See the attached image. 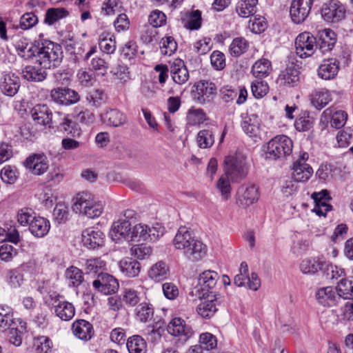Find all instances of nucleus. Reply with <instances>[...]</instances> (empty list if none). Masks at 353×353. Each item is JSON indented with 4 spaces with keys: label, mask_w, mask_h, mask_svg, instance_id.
I'll return each mask as SVG.
<instances>
[{
    "label": "nucleus",
    "mask_w": 353,
    "mask_h": 353,
    "mask_svg": "<svg viewBox=\"0 0 353 353\" xmlns=\"http://www.w3.org/2000/svg\"><path fill=\"white\" fill-rule=\"evenodd\" d=\"M248 172L245 157L241 152L227 156L224 160V174L222 178V199L230 197V183H236L245 178Z\"/></svg>",
    "instance_id": "1"
},
{
    "label": "nucleus",
    "mask_w": 353,
    "mask_h": 353,
    "mask_svg": "<svg viewBox=\"0 0 353 353\" xmlns=\"http://www.w3.org/2000/svg\"><path fill=\"white\" fill-rule=\"evenodd\" d=\"M72 210L89 219L99 217L103 212V205L88 192L78 193L73 199Z\"/></svg>",
    "instance_id": "2"
},
{
    "label": "nucleus",
    "mask_w": 353,
    "mask_h": 353,
    "mask_svg": "<svg viewBox=\"0 0 353 353\" xmlns=\"http://www.w3.org/2000/svg\"><path fill=\"white\" fill-rule=\"evenodd\" d=\"M61 46L50 41H45L36 55L37 63L46 69L59 65L63 58Z\"/></svg>",
    "instance_id": "3"
},
{
    "label": "nucleus",
    "mask_w": 353,
    "mask_h": 353,
    "mask_svg": "<svg viewBox=\"0 0 353 353\" xmlns=\"http://www.w3.org/2000/svg\"><path fill=\"white\" fill-rule=\"evenodd\" d=\"M292 141L288 137L278 135L268 143L265 159L276 160L285 158L292 153Z\"/></svg>",
    "instance_id": "4"
},
{
    "label": "nucleus",
    "mask_w": 353,
    "mask_h": 353,
    "mask_svg": "<svg viewBox=\"0 0 353 353\" xmlns=\"http://www.w3.org/2000/svg\"><path fill=\"white\" fill-rule=\"evenodd\" d=\"M134 214V211L127 210L124 212L123 217L113 223L110 231V236L113 240L132 238L131 225Z\"/></svg>",
    "instance_id": "5"
},
{
    "label": "nucleus",
    "mask_w": 353,
    "mask_h": 353,
    "mask_svg": "<svg viewBox=\"0 0 353 353\" xmlns=\"http://www.w3.org/2000/svg\"><path fill=\"white\" fill-rule=\"evenodd\" d=\"M216 94V87L215 84L207 81H199L195 83L191 92L193 100L199 104L210 102Z\"/></svg>",
    "instance_id": "6"
},
{
    "label": "nucleus",
    "mask_w": 353,
    "mask_h": 353,
    "mask_svg": "<svg viewBox=\"0 0 353 353\" xmlns=\"http://www.w3.org/2000/svg\"><path fill=\"white\" fill-rule=\"evenodd\" d=\"M163 228L158 223L152 227L139 223L132 228L131 239H137L139 241H155L163 235Z\"/></svg>",
    "instance_id": "7"
},
{
    "label": "nucleus",
    "mask_w": 353,
    "mask_h": 353,
    "mask_svg": "<svg viewBox=\"0 0 353 353\" xmlns=\"http://www.w3.org/2000/svg\"><path fill=\"white\" fill-rule=\"evenodd\" d=\"M317 40L311 33L304 32L295 39L296 54L301 58L311 57L317 49Z\"/></svg>",
    "instance_id": "8"
},
{
    "label": "nucleus",
    "mask_w": 353,
    "mask_h": 353,
    "mask_svg": "<svg viewBox=\"0 0 353 353\" xmlns=\"http://www.w3.org/2000/svg\"><path fill=\"white\" fill-rule=\"evenodd\" d=\"M321 13L325 21L336 23L345 18V8L339 1L330 0L322 6Z\"/></svg>",
    "instance_id": "9"
},
{
    "label": "nucleus",
    "mask_w": 353,
    "mask_h": 353,
    "mask_svg": "<svg viewBox=\"0 0 353 353\" xmlns=\"http://www.w3.org/2000/svg\"><path fill=\"white\" fill-rule=\"evenodd\" d=\"M309 155L307 152H301L292 167V178L297 182H305L313 174V169L307 163Z\"/></svg>",
    "instance_id": "10"
},
{
    "label": "nucleus",
    "mask_w": 353,
    "mask_h": 353,
    "mask_svg": "<svg viewBox=\"0 0 353 353\" xmlns=\"http://www.w3.org/2000/svg\"><path fill=\"white\" fill-rule=\"evenodd\" d=\"M21 86L19 77L12 72H3L0 77V90L8 96L14 97Z\"/></svg>",
    "instance_id": "11"
},
{
    "label": "nucleus",
    "mask_w": 353,
    "mask_h": 353,
    "mask_svg": "<svg viewBox=\"0 0 353 353\" xmlns=\"http://www.w3.org/2000/svg\"><path fill=\"white\" fill-rule=\"evenodd\" d=\"M219 276L214 271H205L199 275L198 285L194 288L195 294L199 298L205 297L207 292L216 284Z\"/></svg>",
    "instance_id": "12"
},
{
    "label": "nucleus",
    "mask_w": 353,
    "mask_h": 353,
    "mask_svg": "<svg viewBox=\"0 0 353 353\" xmlns=\"http://www.w3.org/2000/svg\"><path fill=\"white\" fill-rule=\"evenodd\" d=\"M50 97L55 103L63 105H70L80 100L79 93L68 88L53 89L51 91Z\"/></svg>",
    "instance_id": "13"
},
{
    "label": "nucleus",
    "mask_w": 353,
    "mask_h": 353,
    "mask_svg": "<svg viewBox=\"0 0 353 353\" xmlns=\"http://www.w3.org/2000/svg\"><path fill=\"white\" fill-rule=\"evenodd\" d=\"M315 298L318 303L323 307H333L341 299L336 288L332 286L322 287L315 292Z\"/></svg>",
    "instance_id": "14"
},
{
    "label": "nucleus",
    "mask_w": 353,
    "mask_h": 353,
    "mask_svg": "<svg viewBox=\"0 0 353 353\" xmlns=\"http://www.w3.org/2000/svg\"><path fill=\"white\" fill-rule=\"evenodd\" d=\"M24 166L32 174L41 175L48 168V160L44 154H33L23 162Z\"/></svg>",
    "instance_id": "15"
},
{
    "label": "nucleus",
    "mask_w": 353,
    "mask_h": 353,
    "mask_svg": "<svg viewBox=\"0 0 353 353\" xmlns=\"http://www.w3.org/2000/svg\"><path fill=\"white\" fill-rule=\"evenodd\" d=\"M93 287L104 294L114 293L119 288L116 279L106 273H99L97 279L93 281Z\"/></svg>",
    "instance_id": "16"
},
{
    "label": "nucleus",
    "mask_w": 353,
    "mask_h": 353,
    "mask_svg": "<svg viewBox=\"0 0 353 353\" xmlns=\"http://www.w3.org/2000/svg\"><path fill=\"white\" fill-rule=\"evenodd\" d=\"M219 296L218 294H213L212 292L208 294L207 299L201 301L196 307L198 314L203 318H211L218 311Z\"/></svg>",
    "instance_id": "17"
},
{
    "label": "nucleus",
    "mask_w": 353,
    "mask_h": 353,
    "mask_svg": "<svg viewBox=\"0 0 353 353\" xmlns=\"http://www.w3.org/2000/svg\"><path fill=\"white\" fill-rule=\"evenodd\" d=\"M347 119V114L343 110H335L333 108L325 110L321 117V122L330 123L332 128L339 129L344 126Z\"/></svg>",
    "instance_id": "18"
},
{
    "label": "nucleus",
    "mask_w": 353,
    "mask_h": 353,
    "mask_svg": "<svg viewBox=\"0 0 353 353\" xmlns=\"http://www.w3.org/2000/svg\"><path fill=\"white\" fill-rule=\"evenodd\" d=\"M50 297L53 301L52 304L54 307L56 315L62 321H70L75 314L74 305L68 301H60L58 299L59 295L50 294Z\"/></svg>",
    "instance_id": "19"
},
{
    "label": "nucleus",
    "mask_w": 353,
    "mask_h": 353,
    "mask_svg": "<svg viewBox=\"0 0 353 353\" xmlns=\"http://www.w3.org/2000/svg\"><path fill=\"white\" fill-rule=\"evenodd\" d=\"M300 81V72L293 63L282 70L277 79V83L280 85L294 87Z\"/></svg>",
    "instance_id": "20"
},
{
    "label": "nucleus",
    "mask_w": 353,
    "mask_h": 353,
    "mask_svg": "<svg viewBox=\"0 0 353 353\" xmlns=\"http://www.w3.org/2000/svg\"><path fill=\"white\" fill-rule=\"evenodd\" d=\"M32 119L41 126L53 127L52 114L46 105H37L31 110Z\"/></svg>",
    "instance_id": "21"
},
{
    "label": "nucleus",
    "mask_w": 353,
    "mask_h": 353,
    "mask_svg": "<svg viewBox=\"0 0 353 353\" xmlns=\"http://www.w3.org/2000/svg\"><path fill=\"white\" fill-rule=\"evenodd\" d=\"M82 243L89 249L102 246L104 243V234L100 230L92 228L84 230L82 232Z\"/></svg>",
    "instance_id": "22"
},
{
    "label": "nucleus",
    "mask_w": 353,
    "mask_h": 353,
    "mask_svg": "<svg viewBox=\"0 0 353 353\" xmlns=\"http://www.w3.org/2000/svg\"><path fill=\"white\" fill-rule=\"evenodd\" d=\"M21 75L23 79L29 81H43L47 76L46 68L38 65L35 60L34 65H26L23 68Z\"/></svg>",
    "instance_id": "23"
},
{
    "label": "nucleus",
    "mask_w": 353,
    "mask_h": 353,
    "mask_svg": "<svg viewBox=\"0 0 353 353\" xmlns=\"http://www.w3.org/2000/svg\"><path fill=\"white\" fill-rule=\"evenodd\" d=\"M170 74L174 83L185 84L189 79V72L181 59H175L170 65Z\"/></svg>",
    "instance_id": "24"
},
{
    "label": "nucleus",
    "mask_w": 353,
    "mask_h": 353,
    "mask_svg": "<svg viewBox=\"0 0 353 353\" xmlns=\"http://www.w3.org/2000/svg\"><path fill=\"white\" fill-rule=\"evenodd\" d=\"M206 246L201 241L194 239L188 248L184 250L183 254L189 261L196 262L202 259L206 254Z\"/></svg>",
    "instance_id": "25"
},
{
    "label": "nucleus",
    "mask_w": 353,
    "mask_h": 353,
    "mask_svg": "<svg viewBox=\"0 0 353 353\" xmlns=\"http://www.w3.org/2000/svg\"><path fill=\"white\" fill-rule=\"evenodd\" d=\"M239 201L240 204L248 207L259 199L258 189L254 185H241L238 190Z\"/></svg>",
    "instance_id": "26"
},
{
    "label": "nucleus",
    "mask_w": 353,
    "mask_h": 353,
    "mask_svg": "<svg viewBox=\"0 0 353 353\" xmlns=\"http://www.w3.org/2000/svg\"><path fill=\"white\" fill-rule=\"evenodd\" d=\"M72 330L75 336L85 341H89L94 334L92 324L83 319L75 321L72 323Z\"/></svg>",
    "instance_id": "27"
},
{
    "label": "nucleus",
    "mask_w": 353,
    "mask_h": 353,
    "mask_svg": "<svg viewBox=\"0 0 353 353\" xmlns=\"http://www.w3.org/2000/svg\"><path fill=\"white\" fill-rule=\"evenodd\" d=\"M339 69V63L336 59L324 60L318 69V75L323 79H334Z\"/></svg>",
    "instance_id": "28"
},
{
    "label": "nucleus",
    "mask_w": 353,
    "mask_h": 353,
    "mask_svg": "<svg viewBox=\"0 0 353 353\" xmlns=\"http://www.w3.org/2000/svg\"><path fill=\"white\" fill-rule=\"evenodd\" d=\"M167 330L169 334L175 336H181L187 340L191 336L190 328L187 327L184 321L181 318L173 319L168 324Z\"/></svg>",
    "instance_id": "29"
},
{
    "label": "nucleus",
    "mask_w": 353,
    "mask_h": 353,
    "mask_svg": "<svg viewBox=\"0 0 353 353\" xmlns=\"http://www.w3.org/2000/svg\"><path fill=\"white\" fill-rule=\"evenodd\" d=\"M336 43V35L334 32L330 29H325L320 34L317 40V48L321 52L325 53L330 51Z\"/></svg>",
    "instance_id": "30"
},
{
    "label": "nucleus",
    "mask_w": 353,
    "mask_h": 353,
    "mask_svg": "<svg viewBox=\"0 0 353 353\" xmlns=\"http://www.w3.org/2000/svg\"><path fill=\"white\" fill-rule=\"evenodd\" d=\"M194 236L185 227H181L178 230L172 241L173 245L176 250L184 251L192 242Z\"/></svg>",
    "instance_id": "31"
},
{
    "label": "nucleus",
    "mask_w": 353,
    "mask_h": 353,
    "mask_svg": "<svg viewBox=\"0 0 353 353\" xmlns=\"http://www.w3.org/2000/svg\"><path fill=\"white\" fill-rule=\"evenodd\" d=\"M260 120L254 114L245 117L241 123V127L244 132L250 137H256L259 134Z\"/></svg>",
    "instance_id": "32"
},
{
    "label": "nucleus",
    "mask_w": 353,
    "mask_h": 353,
    "mask_svg": "<svg viewBox=\"0 0 353 353\" xmlns=\"http://www.w3.org/2000/svg\"><path fill=\"white\" fill-rule=\"evenodd\" d=\"M29 230L37 237L44 236L50 230V222L41 216H36L31 219Z\"/></svg>",
    "instance_id": "33"
},
{
    "label": "nucleus",
    "mask_w": 353,
    "mask_h": 353,
    "mask_svg": "<svg viewBox=\"0 0 353 353\" xmlns=\"http://www.w3.org/2000/svg\"><path fill=\"white\" fill-rule=\"evenodd\" d=\"M272 71V67L270 61L265 58L256 61L253 64L251 70L252 74L258 79L265 78Z\"/></svg>",
    "instance_id": "34"
},
{
    "label": "nucleus",
    "mask_w": 353,
    "mask_h": 353,
    "mask_svg": "<svg viewBox=\"0 0 353 353\" xmlns=\"http://www.w3.org/2000/svg\"><path fill=\"white\" fill-rule=\"evenodd\" d=\"M119 268L123 274L128 277H135L141 270L140 263L131 258H125L119 262Z\"/></svg>",
    "instance_id": "35"
},
{
    "label": "nucleus",
    "mask_w": 353,
    "mask_h": 353,
    "mask_svg": "<svg viewBox=\"0 0 353 353\" xmlns=\"http://www.w3.org/2000/svg\"><path fill=\"white\" fill-rule=\"evenodd\" d=\"M26 323L21 319H17V325L12 326L8 329L10 342L16 347L20 346L22 343V334L26 331Z\"/></svg>",
    "instance_id": "36"
},
{
    "label": "nucleus",
    "mask_w": 353,
    "mask_h": 353,
    "mask_svg": "<svg viewBox=\"0 0 353 353\" xmlns=\"http://www.w3.org/2000/svg\"><path fill=\"white\" fill-rule=\"evenodd\" d=\"M54 124L56 126L60 127L61 130L66 132L68 134L73 137L80 134V130L74 128L72 125L73 124L72 121L59 112L55 113Z\"/></svg>",
    "instance_id": "37"
},
{
    "label": "nucleus",
    "mask_w": 353,
    "mask_h": 353,
    "mask_svg": "<svg viewBox=\"0 0 353 353\" xmlns=\"http://www.w3.org/2000/svg\"><path fill=\"white\" fill-rule=\"evenodd\" d=\"M325 262L315 258L303 259L300 264V270L305 274H313L324 269Z\"/></svg>",
    "instance_id": "38"
},
{
    "label": "nucleus",
    "mask_w": 353,
    "mask_h": 353,
    "mask_svg": "<svg viewBox=\"0 0 353 353\" xmlns=\"http://www.w3.org/2000/svg\"><path fill=\"white\" fill-rule=\"evenodd\" d=\"M168 274V266L161 261L152 265L148 271V276L155 281H161L165 279Z\"/></svg>",
    "instance_id": "39"
},
{
    "label": "nucleus",
    "mask_w": 353,
    "mask_h": 353,
    "mask_svg": "<svg viewBox=\"0 0 353 353\" xmlns=\"http://www.w3.org/2000/svg\"><path fill=\"white\" fill-rule=\"evenodd\" d=\"M17 325V319H13L12 309L8 306H0V331L5 332Z\"/></svg>",
    "instance_id": "40"
},
{
    "label": "nucleus",
    "mask_w": 353,
    "mask_h": 353,
    "mask_svg": "<svg viewBox=\"0 0 353 353\" xmlns=\"http://www.w3.org/2000/svg\"><path fill=\"white\" fill-rule=\"evenodd\" d=\"M257 4L258 0H239L236 10L240 17L248 18L256 13Z\"/></svg>",
    "instance_id": "41"
},
{
    "label": "nucleus",
    "mask_w": 353,
    "mask_h": 353,
    "mask_svg": "<svg viewBox=\"0 0 353 353\" xmlns=\"http://www.w3.org/2000/svg\"><path fill=\"white\" fill-rule=\"evenodd\" d=\"M336 289L340 299H353V276L341 279L337 283Z\"/></svg>",
    "instance_id": "42"
},
{
    "label": "nucleus",
    "mask_w": 353,
    "mask_h": 353,
    "mask_svg": "<svg viewBox=\"0 0 353 353\" xmlns=\"http://www.w3.org/2000/svg\"><path fill=\"white\" fill-rule=\"evenodd\" d=\"M103 119L109 125L119 127L127 122L125 115L117 109H110L103 115Z\"/></svg>",
    "instance_id": "43"
},
{
    "label": "nucleus",
    "mask_w": 353,
    "mask_h": 353,
    "mask_svg": "<svg viewBox=\"0 0 353 353\" xmlns=\"http://www.w3.org/2000/svg\"><path fill=\"white\" fill-rule=\"evenodd\" d=\"M310 100L312 105L317 110L323 109L331 101V94L327 90H321L315 91L311 94Z\"/></svg>",
    "instance_id": "44"
},
{
    "label": "nucleus",
    "mask_w": 353,
    "mask_h": 353,
    "mask_svg": "<svg viewBox=\"0 0 353 353\" xmlns=\"http://www.w3.org/2000/svg\"><path fill=\"white\" fill-rule=\"evenodd\" d=\"M99 46L100 50L108 54L114 53L116 50L114 37L109 32H102L99 37Z\"/></svg>",
    "instance_id": "45"
},
{
    "label": "nucleus",
    "mask_w": 353,
    "mask_h": 353,
    "mask_svg": "<svg viewBox=\"0 0 353 353\" xmlns=\"http://www.w3.org/2000/svg\"><path fill=\"white\" fill-rule=\"evenodd\" d=\"M207 119V115L201 108H195L192 107L188 111L186 121L189 125H200Z\"/></svg>",
    "instance_id": "46"
},
{
    "label": "nucleus",
    "mask_w": 353,
    "mask_h": 353,
    "mask_svg": "<svg viewBox=\"0 0 353 353\" xmlns=\"http://www.w3.org/2000/svg\"><path fill=\"white\" fill-rule=\"evenodd\" d=\"M126 346L129 353H146L147 352L146 342L139 335L130 337Z\"/></svg>",
    "instance_id": "47"
},
{
    "label": "nucleus",
    "mask_w": 353,
    "mask_h": 353,
    "mask_svg": "<svg viewBox=\"0 0 353 353\" xmlns=\"http://www.w3.org/2000/svg\"><path fill=\"white\" fill-rule=\"evenodd\" d=\"M69 12L63 8H52L47 10L44 23L48 25H53L60 19L68 16Z\"/></svg>",
    "instance_id": "48"
},
{
    "label": "nucleus",
    "mask_w": 353,
    "mask_h": 353,
    "mask_svg": "<svg viewBox=\"0 0 353 353\" xmlns=\"http://www.w3.org/2000/svg\"><path fill=\"white\" fill-rule=\"evenodd\" d=\"M135 315L140 321L146 323L152 319L154 315V308L149 303H141L137 306L135 309Z\"/></svg>",
    "instance_id": "49"
},
{
    "label": "nucleus",
    "mask_w": 353,
    "mask_h": 353,
    "mask_svg": "<svg viewBox=\"0 0 353 353\" xmlns=\"http://www.w3.org/2000/svg\"><path fill=\"white\" fill-rule=\"evenodd\" d=\"M290 13L292 21L295 23H301L305 20L310 14V12L305 10L303 7L299 6L298 3L293 0L291 4Z\"/></svg>",
    "instance_id": "50"
},
{
    "label": "nucleus",
    "mask_w": 353,
    "mask_h": 353,
    "mask_svg": "<svg viewBox=\"0 0 353 353\" xmlns=\"http://www.w3.org/2000/svg\"><path fill=\"white\" fill-rule=\"evenodd\" d=\"M248 47L249 44L244 38L237 37L233 39L229 50L232 56L239 57L245 53Z\"/></svg>",
    "instance_id": "51"
},
{
    "label": "nucleus",
    "mask_w": 353,
    "mask_h": 353,
    "mask_svg": "<svg viewBox=\"0 0 353 353\" xmlns=\"http://www.w3.org/2000/svg\"><path fill=\"white\" fill-rule=\"evenodd\" d=\"M130 252L137 259L144 260L152 255V248L145 243H141L133 245L130 249Z\"/></svg>",
    "instance_id": "52"
},
{
    "label": "nucleus",
    "mask_w": 353,
    "mask_h": 353,
    "mask_svg": "<svg viewBox=\"0 0 353 353\" xmlns=\"http://www.w3.org/2000/svg\"><path fill=\"white\" fill-rule=\"evenodd\" d=\"M65 278L70 286H79L83 281V272L80 269L72 266L66 270Z\"/></svg>",
    "instance_id": "53"
},
{
    "label": "nucleus",
    "mask_w": 353,
    "mask_h": 353,
    "mask_svg": "<svg viewBox=\"0 0 353 353\" xmlns=\"http://www.w3.org/2000/svg\"><path fill=\"white\" fill-rule=\"evenodd\" d=\"M196 142L198 146L201 148H210L214 142L212 132L209 130L199 131L197 134Z\"/></svg>",
    "instance_id": "54"
},
{
    "label": "nucleus",
    "mask_w": 353,
    "mask_h": 353,
    "mask_svg": "<svg viewBox=\"0 0 353 353\" xmlns=\"http://www.w3.org/2000/svg\"><path fill=\"white\" fill-rule=\"evenodd\" d=\"M6 282L12 289L20 288L23 283V276L17 270H10L6 274Z\"/></svg>",
    "instance_id": "55"
},
{
    "label": "nucleus",
    "mask_w": 353,
    "mask_h": 353,
    "mask_svg": "<svg viewBox=\"0 0 353 353\" xmlns=\"http://www.w3.org/2000/svg\"><path fill=\"white\" fill-rule=\"evenodd\" d=\"M79 84L83 87H90L96 81V75L92 70H79L77 73Z\"/></svg>",
    "instance_id": "56"
},
{
    "label": "nucleus",
    "mask_w": 353,
    "mask_h": 353,
    "mask_svg": "<svg viewBox=\"0 0 353 353\" xmlns=\"http://www.w3.org/2000/svg\"><path fill=\"white\" fill-rule=\"evenodd\" d=\"M199 345L202 350H212L217 346V339L215 336L209 332L202 333L199 336Z\"/></svg>",
    "instance_id": "57"
},
{
    "label": "nucleus",
    "mask_w": 353,
    "mask_h": 353,
    "mask_svg": "<svg viewBox=\"0 0 353 353\" xmlns=\"http://www.w3.org/2000/svg\"><path fill=\"white\" fill-rule=\"evenodd\" d=\"M201 12L199 10H193L187 14L185 27L190 30H198L201 27Z\"/></svg>",
    "instance_id": "58"
},
{
    "label": "nucleus",
    "mask_w": 353,
    "mask_h": 353,
    "mask_svg": "<svg viewBox=\"0 0 353 353\" xmlns=\"http://www.w3.org/2000/svg\"><path fill=\"white\" fill-rule=\"evenodd\" d=\"M85 99L90 105L98 108L105 101V94L101 89H95L88 93Z\"/></svg>",
    "instance_id": "59"
},
{
    "label": "nucleus",
    "mask_w": 353,
    "mask_h": 353,
    "mask_svg": "<svg viewBox=\"0 0 353 353\" xmlns=\"http://www.w3.org/2000/svg\"><path fill=\"white\" fill-rule=\"evenodd\" d=\"M177 49L176 42L172 37L163 38L160 43V50L161 54L170 56Z\"/></svg>",
    "instance_id": "60"
},
{
    "label": "nucleus",
    "mask_w": 353,
    "mask_h": 353,
    "mask_svg": "<svg viewBox=\"0 0 353 353\" xmlns=\"http://www.w3.org/2000/svg\"><path fill=\"white\" fill-rule=\"evenodd\" d=\"M34 346L37 353H48L52 348V341L47 336H40L34 339Z\"/></svg>",
    "instance_id": "61"
},
{
    "label": "nucleus",
    "mask_w": 353,
    "mask_h": 353,
    "mask_svg": "<svg viewBox=\"0 0 353 353\" xmlns=\"http://www.w3.org/2000/svg\"><path fill=\"white\" fill-rule=\"evenodd\" d=\"M251 90L254 97L259 99L268 92L269 86L265 81L256 80L252 83Z\"/></svg>",
    "instance_id": "62"
},
{
    "label": "nucleus",
    "mask_w": 353,
    "mask_h": 353,
    "mask_svg": "<svg viewBox=\"0 0 353 353\" xmlns=\"http://www.w3.org/2000/svg\"><path fill=\"white\" fill-rule=\"evenodd\" d=\"M313 123V118L310 117L308 114H304L296 119L294 127L299 132H305L309 130L312 127Z\"/></svg>",
    "instance_id": "63"
},
{
    "label": "nucleus",
    "mask_w": 353,
    "mask_h": 353,
    "mask_svg": "<svg viewBox=\"0 0 353 353\" xmlns=\"http://www.w3.org/2000/svg\"><path fill=\"white\" fill-rule=\"evenodd\" d=\"M105 263L100 258L90 259L85 261V270L87 273H99L105 267Z\"/></svg>",
    "instance_id": "64"
}]
</instances>
